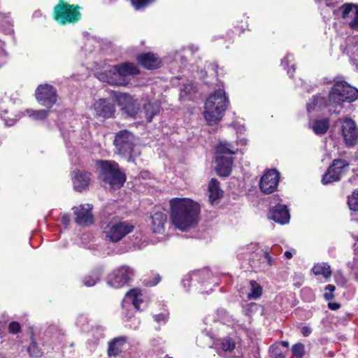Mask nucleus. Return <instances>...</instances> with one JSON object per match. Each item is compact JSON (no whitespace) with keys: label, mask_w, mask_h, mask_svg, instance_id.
Returning <instances> with one entry per match:
<instances>
[{"label":"nucleus","mask_w":358,"mask_h":358,"mask_svg":"<svg viewBox=\"0 0 358 358\" xmlns=\"http://www.w3.org/2000/svg\"><path fill=\"white\" fill-rule=\"evenodd\" d=\"M334 14L336 17L341 16L343 19L352 18L349 22V26L355 30H358V6L351 3L345 4L338 10H335Z\"/></svg>","instance_id":"12"},{"label":"nucleus","mask_w":358,"mask_h":358,"mask_svg":"<svg viewBox=\"0 0 358 358\" xmlns=\"http://www.w3.org/2000/svg\"><path fill=\"white\" fill-rule=\"evenodd\" d=\"M311 328L308 326H304L301 328V334L306 337L308 336L311 334Z\"/></svg>","instance_id":"46"},{"label":"nucleus","mask_w":358,"mask_h":358,"mask_svg":"<svg viewBox=\"0 0 358 358\" xmlns=\"http://www.w3.org/2000/svg\"><path fill=\"white\" fill-rule=\"evenodd\" d=\"M123 302L124 303H131L136 310H139L140 305L143 303L142 294L138 289H131L127 293Z\"/></svg>","instance_id":"24"},{"label":"nucleus","mask_w":358,"mask_h":358,"mask_svg":"<svg viewBox=\"0 0 358 358\" xmlns=\"http://www.w3.org/2000/svg\"><path fill=\"white\" fill-rule=\"evenodd\" d=\"M259 248V244L257 243H251L245 246H242L240 248V250L242 253H249V252H255L258 250Z\"/></svg>","instance_id":"40"},{"label":"nucleus","mask_w":358,"mask_h":358,"mask_svg":"<svg viewBox=\"0 0 358 358\" xmlns=\"http://www.w3.org/2000/svg\"><path fill=\"white\" fill-rule=\"evenodd\" d=\"M331 166L343 173V169L349 166V163L345 159H337L333 161Z\"/></svg>","instance_id":"38"},{"label":"nucleus","mask_w":358,"mask_h":358,"mask_svg":"<svg viewBox=\"0 0 358 358\" xmlns=\"http://www.w3.org/2000/svg\"><path fill=\"white\" fill-rule=\"evenodd\" d=\"M358 98V90L339 78L334 80V83L329 92L327 106H341L344 102L351 103Z\"/></svg>","instance_id":"3"},{"label":"nucleus","mask_w":358,"mask_h":358,"mask_svg":"<svg viewBox=\"0 0 358 358\" xmlns=\"http://www.w3.org/2000/svg\"><path fill=\"white\" fill-rule=\"evenodd\" d=\"M343 136L345 143L352 146L354 145L358 138V131L355 123L349 118H345L342 126Z\"/></svg>","instance_id":"16"},{"label":"nucleus","mask_w":358,"mask_h":358,"mask_svg":"<svg viewBox=\"0 0 358 358\" xmlns=\"http://www.w3.org/2000/svg\"><path fill=\"white\" fill-rule=\"evenodd\" d=\"M295 69L294 68V66H292V71L291 72L290 70H288L287 73L289 74L290 76H292L293 73L294 72Z\"/></svg>","instance_id":"58"},{"label":"nucleus","mask_w":358,"mask_h":358,"mask_svg":"<svg viewBox=\"0 0 358 358\" xmlns=\"http://www.w3.org/2000/svg\"><path fill=\"white\" fill-rule=\"evenodd\" d=\"M279 173L275 170L268 171L261 178L259 187L265 194L273 192L279 182Z\"/></svg>","instance_id":"13"},{"label":"nucleus","mask_w":358,"mask_h":358,"mask_svg":"<svg viewBox=\"0 0 358 358\" xmlns=\"http://www.w3.org/2000/svg\"><path fill=\"white\" fill-rule=\"evenodd\" d=\"M99 280V274L98 273H93L83 278V283L87 287H92Z\"/></svg>","instance_id":"36"},{"label":"nucleus","mask_w":358,"mask_h":358,"mask_svg":"<svg viewBox=\"0 0 358 358\" xmlns=\"http://www.w3.org/2000/svg\"><path fill=\"white\" fill-rule=\"evenodd\" d=\"M240 143H241L242 145H245L246 144V141L243 139V140H240Z\"/></svg>","instance_id":"59"},{"label":"nucleus","mask_w":358,"mask_h":358,"mask_svg":"<svg viewBox=\"0 0 358 358\" xmlns=\"http://www.w3.org/2000/svg\"><path fill=\"white\" fill-rule=\"evenodd\" d=\"M193 276H196V273H190L187 275L185 278L183 279V286L186 287L187 286H189V282L192 280Z\"/></svg>","instance_id":"45"},{"label":"nucleus","mask_w":358,"mask_h":358,"mask_svg":"<svg viewBox=\"0 0 358 358\" xmlns=\"http://www.w3.org/2000/svg\"><path fill=\"white\" fill-rule=\"evenodd\" d=\"M329 127L328 119L315 120L312 126V129L316 134H324Z\"/></svg>","instance_id":"30"},{"label":"nucleus","mask_w":358,"mask_h":358,"mask_svg":"<svg viewBox=\"0 0 358 358\" xmlns=\"http://www.w3.org/2000/svg\"><path fill=\"white\" fill-rule=\"evenodd\" d=\"M167 316L166 314L161 313L159 315H156L154 316L155 321H156L157 323H165L166 320Z\"/></svg>","instance_id":"44"},{"label":"nucleus","mask_w":358,"mask_h":358,"mask_svg":"<svg viewBox=\"0 0 358 358\" xmlns=\"http://www.w3.org/2000/svg\"><path fill=\"white\" fill-rule=\"evenodd\" d=\"M328 307L331 310H338V308H340L341 305L338 303H329Z\"/></svg>","instance_id":"48"},{"label":"nucleus","mask_w":358,"mask_h":358,"mask_svg":"<svg viewBox=\"0 0 358 358\" xmlns=\"http://www.w3.org/2000/svg\"><path fill=\"white\" fill-rule=\"evenodd\" d=\"M335 282L339 286L343 287L347 282L346 278L342 275L341 272L338 271L334 275Z\"/></svg>","instance_id":"41"},{"label":"nucleus","mask_w":358,"mask_h":358,"mask_svg":"<svg viewBox=\"0 0 358 358\" xmlns=\"http://www.w3.org/2000/svg\"><path fill=\"white\" fill-rule=\"evenodd\" d=\"M159 280H160V277L159 275H157L155 278L154 282H147V285H150V286H154V285H156L159 282Z\"/></svg>","instance_id":"53"},{"label":"nucleus","mask_w":358,"mask_h":358,"mask_svg":"<svg viewBox=\"0 0 358 358\" xmlns=\"http://www.w3.org/2000/svg\"><path fill=\"white\" fill-rule=\"evenodd\" d=\"M134 226L125 222H110L104 229L106 238L115 243L131 232Z\"/></svg>","instance_id":"8"},{"label":"nucleus","mask_w":358,"mask_h":358,"mask_svg":"<svg viewBox=\"0 0 358 358\" xmlns=\"http://www.w3.org/2000/svg\"><path fill=\"white\" fill-rule=\"evenodd\" d=\"M264 258L267 260V262L269 265H272L273 264V259L271 258V257H270L269 254L267 252H265L264 254Z\"/></svg>","instance_id":"50"},{"label":"nucleus","mask_w":358,"mask_h":358,"mask_svg":"<svg viewBox=\"0 0 358 358\" xmlns=\"http://www.w3.org/2000/svg\"><path fill=\"white\" fill-rule=\"evenodd\" d=\"M216 346L220 356L227 357L234 350L236 343L231 338L226 337L217 341Z\"/></svg>","instance_id":"20"},{"label":"nucleus","mask_w":358,"mask_h":358,"mask_svg":"<svg viewBox=\"0 0 358 358\" xmlns=\"http://www.w3.org/2000/svg\"><path fill=\"white\" fill-rule=\"evenodd\" d=\"M348 203L350 210L358 211V190L354 191L348 197Z\"/></svg>","instance_id":"35"},{"label":"nucleus","mask_w":358,"mask_h":358,"mask_svg":"<svg viewBox=\"0 0 358 358\" xmlns=\"http://www.w3.org/2000/svg\"><path fill=\"white\" fill-rule=\"evenodd\" d=\"M208 193L209 201L212 204L222 196L223 192L220 188V183L217 180L211 179L208 185Z\"/></svg>","instance_id":"23"},{"label":"nucleus","mask_w":358,"mask_h":358,"mask_svg":"<svg viewBox=\"0 0 358 358\" xmlns=\"http://www.w3.org/2000/svg\"><path fill=\"white\" fill-rule=\"evenodd\" d=\"M285 256L287 258V259H291L292 257V252H290L289 251H286L285 252Z\"/></svg>","instance_id":"56"},{"label":"nucleus","mask_w":358,"mask_h":358,"mask_svg":"<svg viewBox=\"0 0 358 358\" xmlns=\"http://www.w3.org/2000/svg\"><path fill=\"white\" fill-rule=\"evenodd\" d=\"M237 149L227 141H220L216 146L215 157L235 154Z\"/></svg>","instance_id":"25"},{"label":"nucleus","mask_w":358,"mask_h":358,"mask_svg":"<svg viewBox=\"0 0 358 358\" xmlns=\"http://www.w3.org/2000/svg\"><path fill=\"white\" fill-rule=\"evenodd\" d=\"M139 71L132 63H122L110 67L106 71L105 76L100 79L115 85H125L129 82L130 77L138 74Z\"/></svg>","instance_id":"5"},{"label":"nucleus","mask_w":358,"mask_h":358,"mask_svg":"<svg viewBox=\"0 0 358 358\" xmlns=\"http://www.w3.org/2000/svg\"><path fill=\"white\" fill-rule=\"evenodd\" d=\"M54 17L61 24L76 23L81 17L80 7L59 0L54 8Z\"/></svg>","instance_id":"6"},{"label":"nucleus","mask_w":358,"mask_h":358,"mask_svg":"<svg viewBox=\"0 0 358 358\" xmlns=\"http://www.w3.org/2000/svg\"><path fill=\"white\" fill-rule=\"evenodd\" d=\"M335 289H336L335 286L333 285H328L325 287L326 291H328V292H329V293H332V294H333L334 291L335 290Z\"/></svg>","instance_id":"54"},{"label":"nucleus","mask_w":358,"mask_h":358,"mask_svg":"<svg viewBox=\"0 0 358 358\" xmlns=\"http://www.w3.org/2000/svg\"><path fill=\"white\" fill-rule=\"evenodd\" d=\"M159 112V104L157 102H148L144 104L143 113L148 122H151L153 117Z\"/></svg>","instance_id":"26"},{"label":"nucleus","mask_w":358,"mask_h":358,"mask_svg":"<svg viewBox=\"0 0 358 358\" xmlns=\"http://www.w3.org/2000/svg\"><path fill=\"white\" fill-rule=\"evenodd\" d=\"M292 57V55H287L282 60V65L287 66L289 62V58Z\"/></svg>","instance_id":"49"},{"label":"nucleus","mask_w":358,"mask_h":358,"mask_svg":"<svg viewBox=\"0 0 358 358\" xmlns=\"http://www.w3.org/2000/svg\"><path fill=\"white\" fill-rule=\"evenodd\" d=\"M341 175L342 173H340V171H338L330 166L324 175L322 179V182L324 185H327L332 182L338 181L341 180Z\"/></svg>","instance_id":"27"},{"label":"nucleus","mask_w":358,"mask_h":358,"mask_svg":"<svg viewBox=\"0 0 358 358\" xmlns=\"http://www.w3.org/2000/svg\"><path fill=\"white\" fill-rule=\"evenodd\" d=\"M69 222H70L69 215H68V214L63 215L62 217V222L64 224L67 225V224H69Z\"/></svg>","instance_id":"47"},{"label":"nucleus","mask_w":358,"mask_h":358,"mask_svg":"<svg viewBox=\"0 0 358 358\" xmlns=\"http://www.w3.org/2000/svg\"><path fill=\"white\" fill-rule=\"evenodd\" d=\"M270 356L272 358H285V352L280 347V344H273L269 349Z\"/></svg>","instance_id":"33"},{"label":"nucleus","mask_w":358,"mask_h":358,"mask_svg":"<svg viewBox=\"0 0 358 358\" xmlns=\"http://www.w3.org/2000/svg\"><path fill=\"white\" fill-rule=\"evenodd\" d=\"M292 352L296 358H302L305 353V347L302 343H296L292 346Z\"/></svg>","instance_id":"37"},{"label":"nucleus","mask_w":358,"mask_h":358,"mask_svg":"<svg viewBox=\"0 0 358 358\" xmlns=\"http://www.w3.org/2000/svg\"><path fill=\"white\" fill-rule=\"evenodd\" d=\"M133 275L132 268L126 266H120L109 275L108 283L111 287L118 288L129 283Z\"/></svg>","instance_id":"9"},{"label":"nucleus","mask_w":358,"mask_h":358,"mask_svg":"<svg viewBox=\"0 0 358 358\" xmlns=\"http://www.w3.org/2000/svg\"><path fill=\"white\" fill-rule=\"evenodd\" d=\"M210 68L211 70H213L215 72V75L217 76L218 75L217 73V65L215 63L210 64L208 66V69Z\"/></svg>","instance_id":"51"},{"label":"nucleus","mask_w":358,"mask_h":358,"mask_svg":"<svg viewBox=\"0 0 358 358\" xmlns=\"http://www.w3.org/2000/svg\"><path fill=\"white\" fill-rule=\"evenodd\" d=\"M72 180L74 189L77 191H82L88 187L90 174L85 171H75L73 173Z\"/></svg>","instance_id":"19"},{"label":"nucleus","mask_w":358,"mask_h":358,"mask_svg":"<svg viewBox=\"0 0 358 358\" xmlns=\"http://www.w3.org/2000/svg\"><path fill=\"white\" fill-rule=\"evenodd\" d=\"M28 352L31 356H38L39 352L36 349V345L35 342H32L31 345L28 348Z\"/></svg>","instance_id":"43"},{"label":"nucleus","mask_w":358,"mask_h":358,"mask_svg":"<svg viewBox=\"0 0 358 358\" xmlns=\"http://www.w3.org/2000/svg\"><path fill=\"white\" fill-rule=\"evenodd\" d=\"M8 329L10 333L15 334L20 331V326L19 323L16 322H13L9 324Z\"/></svg>","instance_id":"42"},{"label":"nucleus","mask_w":358,"mask_h":358,"mask_svg":"<svg viewBox=\"0 0 358 358\" xmlns=\"http://www.w3.org/2000/svg\"><path fill=\"white\" fill-rule=\"evenodd\" d=\"M324 296L327 301H330L334 298V294L329 293V292L326 291V292L324 294Z\"/></svg>","instance_id":"52"},{"label":"nucleus","mask_w":358,"mask_h":358,"mask_svg":"<svg viewBox=\"0 0 358 358\" xmlns=\"http://www.w3.org/2000/svg\"><path fill=\"white\" fill-rule=\"evenodd\" d=\"M136 10H140L148 6L154 0H130Z\"/></svg>","instance_id":"39"},{"label":"nucleus","mask_w":358,"mask_h":358,"mask_svg":"<svg viewBox=\"0 0 358 358\" xmlns=\"http://www.w3.org/2000/svg\"><path fill=\"white\" fill-rule=\"evenodd\" d=\"M92 108L97 117L110 118L115 113L114 104L110 100L106 99H100L96 101Z\"/></svg>","instance_id":"15"},{"label":"nucleus","mask_w":358,"mask_h":358,"mask_svg":"<svg viewBox=\"0 0 358 358\" xmlns=\"http://www.w3.org/2000/svg\"><path fill=\"white\" fill-rule=\"evenodd\" d=\"M249 284L250 286V292L248 294V299L249 300L257 299L262 294V287L255 280H250Z\"/></svg>","instance_id":"31"},{"label":"nucleus","mask_w":358,"mask_h":358,"mask_svg":"<svg viewBox=\"0 0 358 358\" xmlns=\"http://www.w3.org/2000/svg\"><path fill=\"white\" fill-rule=\"evenodd\" d=\"M99 178L110 187H121L125 182V174L120 169L119 165L114 161L100 160L97 162Z\"/></svg>","instance_id":"4"},{"label":"nucleus","mask_w":358,"mask_h":358,"mask_svg":"<svg viewBox=\"0 0 358 358\" xmlns=\"http://www.w3.org/2000/svg\"><path fill=\"white\" fill-rule=\"evenodd\" d=\"M138 61L144 68L154 69L159 67L160 60L154 54L146 53L138 57Z\"/></svg>","instance_id":"22"},{"label":"nucleus","mask_w":358,"mask_h":358,"mask_svg":"<svg viewBox=\"0 0 358 358\" xmlns=\"http://www.w3.org/2000/svg\"><path fill=\"white\" fill-rule=\"evenodd\" d=\"M152 229L154 233L162 234L164 231V225L167 216L162 212H155L151 217Z\"/></svg>","instance_id":"21"},{"label":"nucleus","mask_w":358,"mask_h":358,"mask_svg":"<svg viewBox=\"0 0 358 358\" xmlns=\"http://www.w3.org/2000/svg\"><path fill=\"white\" fill-rule=\"evenodd\" d=\"M125 337H119L114 338L109 343L108 345V355L110 356H116L121 351L120 347L125 343Z\"/></svg>","instance_id":"28"},{"label":"nucleus","mask_w":358,"mask_h":358,"mask_svg":"<svg viewBox=\"0 0 358 358\" xmlns=\"http://www.w3.org/2000/svg\"><path fill=\"white\" fill-rule=\"evenodd\" d=\"M26 113L29 117L36 120L45 119L48 114V111L46 110H34L32 109H27Z\"/></svg>","instance_id":"32"},{"label":"nucleus","mask_w":358,"mask_h":358,"mask_svg":"<svg viewBox=\"0 0 358 358\" xmlns=\"http://www.w3.org/2000/svg\"><path fill=\"white\" fill-rule=\"evenodd\" d=\"M216 171L220 176H228L233 166V158L231 157L218 156L215 157Z\"/></svg>","instance_id":"18"},{"label":"nucleus","mask_w":358,"mask_h":358,"mask_svg":"<svg viewBox=\"0 0 358 358\" xmlns=\"http://www.w3.org/2000/svg\"><path fill=\"white\" fill-rule=\"evenodd\" d=\"M168 358H173V357H168Z\"/></svg>","instance_id":"60"},{"label":"nucleus","mask_w":358,"mask_h":358,"mask_svg":"<svg viewBox=\"0 0 358 358\" xmlns=\"http://www.w3.org/2000/svg\"><path fill=\"white\" fill-rule=\"evenodd\" d=\"M192 86L189 85V87H186L185 89V91L186 93H189L190 92V90L192 89Z\"/></svg>","instance_id":"57"},{"label":"nucleus","mask_w":358,"mask_h":358,"mask_svg":"<svg viewBox=\"0 0 358 358\" xmlns=\"http://www.w3.org/2000/svg\"><path fill=\"white\" fill-rule=\"evenodd\" d=\"M36 98L41 105L51 108L57 101L56 90L49 84L41 85L36 90Z\"/></svg>","instance_id":"10"},{"label":"nucleus","mask_w":358,"mask_h":358,"mask_svg":"<svg viewBox=\"0 0 358 358\" xmlns=\"http://www.w3.org/2000/svg\"><path fill=\"white\" fill-rule=\"evenodd\" d=\"M323 104H324V99L323 97L320 96H313V100L307 103V110L310 112L312 110H314L316 106L321 107Z\"/></svg>","instance_id":"34"},{"label":"nucleus","mask_w":358,"mask_h":358,"mask_svg":"<svg viewBox=\"0 0 358 358\" xmlns=\"http://www.w3.org/2000/svg\"><path fill=\"white\" fill-rule=\"evenodd\" d=\"M313 272L315 275H323L324 278H329L331 275L330 266L327 263H319L313 268Z\"/></svg>","instance_id":"29"},{"label":"nucleus","mask_w":358,"mask_h":358,"mask_svg":"<svg viewBox=\"0 0 358 358\" xmlns=\"http://www.w3.org/2000/svg\"><path fill=\"white\" fill-rule=\"evenodd\" d=\"M73 213L76 215V222L79 225H90L94 222L92 213V206L86 203L78 207H73Z\"/></svg>","instance_id":"14"},{"label":"nucleus","mask_w":358,"mask_h":358,"mask_svg":"<svg viewBox=\"0 0 358 358\" xmlns=\"http://www.w3.org/2000/svg\"><path fill=\"white\" fill-rule=\"evenodd\" d=\"M119 102L122 106V110L129 116L134 118L141 117V104L137 99L129 94H124L120 96Z\"/></svg>","instance_id":"11"},{"label":"nucleus","mask_w":358,"mask_h":358,"mask_svg":"<svg viewBox=\"0 0 358 358\" xmlns=\"http://www.w3.org/2000/svg\"><path fill=\"white\" fill-rule=\"evenodd\" d=\"M229 101L224 90L210 94L206 101L203 115L208 124H216L222 118Z\"/></svg>","instance_id":"2"},{"label":"nucleus","mask_w":358,"mask_h":358,"mask_svg":"<svg viewBox=\"0 0 358 358\" xmlns=\"http://www.w3.org/2000/svg\"><path fill=\"white\" fill-rule=\"evenodd\" d=\"M135 137L127 130H122L117 133L115 138V145L119 155L127 159L133 161V152Z\"/></svg>","instance_id":"7"},{"label":"nucleus","mask_w":358,"mask_h":358,"mask_svg":"<svg viewBox=\"0 0 358 358\" xmlns=\"http://www.w3.org/2000/svg\"><path fill=\"white\" fill-rule=\"evenodd\" d=\"M276 344H280V346L282 345L285 348H287L289 347V342L287 341H283L280 343H277Z\"/></svg>","instance_id":"55"},{"label":"nucleus","mask_w":358,"mask_h":358,"mask_svg":"<svg viewBox=\"0 0 358 358\" xmlns=\"http://www.w3.org/2000/svg\"><path fill=\"white\" fill-rule=\"evenodd\" d=\"M171 219L173 224L180 230L194 227L200 213L198 203L187 198H174L170 201Z\"/></svg>","instance_id":"1"},{"label":"nucleus","mask_w":358,"mask_h":358,"mask_svg":"<svg viewBox=\"0 0 358 358\" xmlns=\"http://www.w3.org/2000/svg\"><path fill=\"white\" fill-rule=\"evenodd\" d=\"M269 218L280 224H286L289 222L290 216L287 206L278 204L270 210Z\"/></svg>","instance_id":"17"}]
</instances>
